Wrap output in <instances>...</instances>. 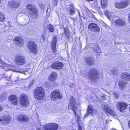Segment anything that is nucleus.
<instances>
[{
    "label": "nucleus",
    "instance_id": "1",
    "mask_svg": "<svg viewBox=\"0 0 130 130\" xmlns=\"http://www.w3.org/2000/svg\"><path fill=\"white\" fill-rule=\"evenodd\" d=\"M45 92L44 89L41 87H38L35 90L34 96L36 99L40 100L44 98Z\"/></svg>",
    "mask_w": 130,
    "mask_h": 130
},
{
    "label": "nucleus",
    "instance_id": "2",
    "mask_svg": "<svg viewBox=\"0 0 130 130\" xmlns=\"http://www.w3.org/2000/svg\"><path fill=\"white\" fill-rule=\"evenodd\" d=\"M26 8L31 17L32 18H36L38 17V10L34 6L29 4L27 6Z\"/></svg>",
    "mask_w": 130,
    "mask_h": 130
},
{
    "label": "nucleus",
    "instance_id": "3",
    "mask_svg": "<svg viewBox=\"0 0 130 130\" xmlns=\"http://www.w3.org/2000/svg\"><path fill=\"white\" fill-rule=\"evenodd\" d=\"M69 109H71L73 111L75 117L77 118L76 120L78 121L80 117L75 111L77 109V106L75 103V99L73 98H71L70 100V102L69 104Z\"/></svg>",
    "mask_w": 130,
    "mask_h": 130
},
{
    "label": "nucleus",
    "instance_id": "4",
    "mask_svg": "<svg viewBox=\"0 0 130 130\" xmlns=\"http://www.w3.org/2000/svg\"><path fill=\"white\" fill-rule=\"evenodd\" d=\"M20 103L21 105L23 107H26L29 104L28 97L25 94H22L20 97Z\"/></svg>",
    "mask_w": 130,
    "mask_h": 130
},
{
    "label": "nucleus",
    "instance_id": "5",
    "mask_svg": "<svg viewBox=\"0 0 130 130\" xmlns=\"http://www.w3.org/2000/svg\"><path fill=\"white\" fill-rule=\"evenodd\" d=\"M14 61L15 64L18 66L23 65L26 62L25 57L23 56L19 55L16 56Z\"/></svg>",
    "mask_w": 130,
    "mask_h": 130
},
{
    "label": "nucleus",
    "instance_id": "6",
    "mask_svg": "<svg viewBox=\"0 0 130 130\" xmlns=\"http://www.w3.org/2000/svg\"><path fill=\"white\" fill-rule=\"evenodd\" d=\"M62 96L60 91L58 90L54 91L51 93L50 98L53 101L58 99H61Z\"/></svg>",
    "mask_w": 130,
    "mask_h": 130
},
{
    "label": "nucleus",
    "instance_id": "7",
    "mask_svg": "<svg viewBox=\"0 0 130 130\" xmlns=\"http://www.w3.org/2000/svg\"><path fill=\"white\" fill-rule=\"evenodd\" d=\"M43 128L44 130H57L58 128V126L56 123H46Z\"/></svg>",
    "mask_w": 130,
    "mask_h": 130
},
{
    "label": "nucleus",
    "instance_id": "8",
    "mask_svg": "<svg viewBox=\"0 0 130 130\" xmlns=\"http://www.w3.org/2000/svg\"><path fill=\"white\" fill-rule=\"evenodd\" d=\"M89 76L91 80L94 81L98 78L99 75L97 70L93 69L90 70Z\"/></svg>",
    "mask_w": 130,
    "mask_h": 130
},
{
    "label": "nucleus",
    "instance_id": "9",
    "mask_svg": "<svg viewBox=\"0 0 130 130\" xmlns=\"http://www.w3.org/2000/svg\"><path fill=\"white\" fill-rule=\"evenodd\" d=\"M129 0H125L123 2L119 3H115V7L121 9L124 8L128 5L129 4Z\"/></svg>",
    "mask_w": 130,
    "mask_h": 130
},
{
    "label": "nucleus",
    "instance_id": "10",
    "mask_svg": "<svg viewBox=\"0 0 130 130\" xmlns=\"http://www.w3.org/2000/svg\"><path fill=\"white\" fill-rule=\"evenodd\" d=\"M29 51L33 53H36L37 52L36 46L35 43L33 41L29 42L27 45Z\"/></svg>",
    "mask_w": 130,
    "mask_h": 130
},
{
    "label": "nucleus",
    "instance_id": "11",
    "mask_svg": "<svg viewBox=\"0 0 130 130\" xmlns=\"http://www.w3.org/2000/svg\"><path fill=\"white\" fill-rule=\"evenodd\" d=\"M88 28L90 30L93 32H99L100 31L99 27L94 23H90L88 26Z\"/></svg>",
    "mask_w": 130,
    "mask_h": 130
},
{
    "label": "nucleus",
    "instance_id": "12",
    "mask_svg": "<svg viewBox=\"0 0 130 130\" xmlns=\"http://www.w3.org/2000/svg\"><path fill=\"white\" fill-rule=\"evenodd\" d=\"M63 66V64L62 63L56 61L53 63L51 65V67L53 69H61Z\"/></svg>",
    "mask_w": 130,
    "mask_h": 130
},
{
    "label": "nucleus",
    "instance_id": "13",
    "mask_svg": "<svg viewBox=\"0 0 130 130\" xmlns=\"http://www.w3.org/2000/svg\"><path fill=\"white\" fill-rule=\"evenodd\" d=\"M17 119L18 121L25 122H28L29 120V118L25 115H19Z\"/></svg>",
    "mask_w": 130,
    "mask_h": 130
},
{
    "label": "nucleus",
    "instance_id": "14",
    "mask_svg": "<svg viewBox=\"0 0 130 130\" xmlns=\"http://www.w3.org/2000/svg\"><path fill=\"white\" fill-rule=\"evenodd\" d=\"M127 105L124 102L118 103L117 105L118 109L121 112H123L126 109Z\"/></svg>",
    "mask_w": 130,
    "mask_h": 130
},
{
    "label": "nucleus",
    "instance_id": "15",
    "mask_svg": "<svg viewBox=\"0 0 130 130\" xmlns=\"http://www.w3.org/2000/svg\"><path fill=\"white\" fill-rule=\"evenodd\" d=\"M67 10L69 14L72 15L75 13V10L73 4H71L67 7Z\"/></svg>",
    "mask_w": 130,
    "mask_h": 130
},
{
    "label": "nucleus",
    "instance_id": "16",
    "mask_svg": "<svg viewBox=\"0 0 130 130\" xmlns=\"http://www.w3.org/2000/svg\"><path fill=\"white\" fill-rule=\"evenodd\" d=\"M0 121L3 125H5L8 124L10 122V117L9 116H5L4 118H2L0 119Z\"/></svg>",
    "mask_w": 130,
    "mask_h": 130
},
{
    "label": "nucleus",
    "instance_id": "17",
    "mask_svg": "<svg viewBox=\"0 0 130 130\" xmlns=\"http://www.w3.org/2000/svg\"><path fill=\"white\" fill-rule=\"evenodd\" d=\"M16 44L18 46H22L24 44L23 40L20 37H17L15 39Z\"/></svg>",
    "mask_w": 130,
    "mask_h": 130
},
{
    "label": "nucleus",
    "instance_id": "18",
    "mask_svg": "<svg viewBox=\"0 0 130 130\" xmlns=\"http://www.w3.org/2000/svg\"><path fill=\"white\" fill-rule=\"evenodd\" d=\"M57 41V39L56 36H54L52 38V41L51 42V47L52 50L55 52L56 50V46Z\"/></svg>",
    "mask_w": 130,
    "mask_h": 130
},
{
    "label": "nucleus",
    "instance_id": "19",
    "mask_svg": "<svg viewBox=\"0 0 130 130\" xmlns=\"http://www.w3.org/2000/svg\"><path fill=\"white\" fill-rule=\"evenodd\" d=\"M95 110L92 108V106L89 105L88 108L87 112L85 115L84 117H87L89 114H93L94 112H95Z\"/></svg>",
    "mask_w": 130,
    "mask_h": 130
},
{
    "label": "nucleus",
    "instance_id": "20",
    "mask_svg": "<svg viewBox=\"0 0 130 130\" xmlns=\"http://www.w3.org/2000/svg\"><path fill=\"white\" fill-rule=\"evenodd\" d=\"M18 99L15 95H12L11 96L10 101L12 104L16 105L18 102Z\"/></svg>",
    "mask_w": 130,
    "mask_h": 130
},
{
    "label": "nucleus",
    "instance_id": "21",
    "mask_svg": "<svg viewBox=\"0 0 130 130\" xmlns=\"http://www.w3.org/2000/svg\"><path fill=\"white\" fill-rule=\"evenodd\" d=\"M86 63L89 65H92L94 62V59L92 57H88L85 59Z\"/></svg>",
    "mask_w": 130,
    "mask_h": 130
},
{
    "label": "nucleus",
    "instance_id": "22",
    "mask_svg": "<svg viewBox=\"0 0 130 130\" xmlns=\"http://www.w3.org/2000/svg\"><path fill=\"white\" fill-rule=\"evenodd\" d=\"M57 76V75L56 73L54 72H52L48 78L49 80L53 82L56 79Z\"/></svg>",
    "mask_w": 130,
    "mask_h": 130
},
{
    "label": "nucleus",
    "instance_id": "23",
    "mask_svg": "<svg viewBox=\"0 0 130 130\" xmlns=\"http://www.w3.org/2000/svg\"><path fill=\"white\" fill-rule=\"evenodd\" d=\"M122 77L125 78L127 81L130 80V74L127 73H123L121 75Z\"/></svg>",
    "mask_w": 130,
    "mask_h": 130
},
{
    "label": "nucleus",
    "instance_id": "24",
    "mask_svg": "<svg viewBox=\"0 0 130 130\" xmlns=\"http://www.w3.org/2000/svg\"><path fill=\"white\" fill-rule=\"evenodd\" d=\"M102 107L103 111L107 113L108 111H110L109 110L110 109L106 103L102 104Z\"/></svg>",
    "mask_w": 130,
    "mask_h": 130
},
{
    "label": "nucleus",
    "instance_id": "25",
    "mask_svg": "<svg viewBox=\"0 0 130 130\" xmlns=\"http://www.w3.org/2000/svg\"><path fill=\"white\" fill-rule=\"evenodd\" d=\"M127 84V83L125 80H121L118 83L119 86L121 89H123L125 87Z\"/></svg>",
    "mask_w": 130,
    "mask_h": 130
},
{
    "label": "nucleus",
    "instance_id": "26",
    "mask_svg": "<svg viewBox=\"0 0 130 130\" xmlns=\"http://www.w3.org/2000/svg\"><path fill=\"white\" fill-rule=\"evenodd\" d=\"M64 30V34L66 36L68 39H70L71 37V36L69 29L67 28H63Z\"/></svg>",
    "mask_w": 130,
    "mask_h": 130
},
{
    "label": "nucleus",
    "instance_id": "27",
    "mask_svg": "<svg viewBox=\"0 0 130 130\" xmlns=\"http://www.w3.org/2000/svg\"><path fill=\"white\" fill-rule=\"evenodd\" d=\"M116 24L117 25H124L125 24V23L124 21H122L121 19L117 20L115 21Z\"/></svg>",
    "mask_w": 130,
    "mask_h": 130
},
{
    "label": "nucleus",
    "instance_id": "28",
    "mask_svg": "<svg viewBox=\"0 0 130 130\" xmlns=\"http://www.w3.org/2000/svg\"><path fill=\"white\" fill-rule=\"evenodd\" d=\"M20 6V4L19 2H13L12 3L11 5L12 7L13 8H16L19 7Z\"/></svg>",
    "mask_w": 130,
    "mask_h": 130
},
{
    "label": "nucleus",
    "instance_id": "29",
    "mask_svg": "<svg viewBox=\"0 0 130 130\" xmlns=\"http://www.w3.org/2000/svg\"><path fill=\"white\" fill-rule=\"evenodd\" d=\"M5 18L3 13L0 12V21H4Z\"/></svg>",
    "mask_w": 130,
    "mask_h": 130
},
{
    "label": "nucleus",
    "instance_id": "30",
    "mask_svg": "<svg viewBox=\"0 0 130 130\" xmlns=\"http://www.w3.org/2000/svg\"><path fill=\"white\" fill-rule=\"evenodd\" d=\"M48 29L51 32H53L54 31V27L51 24H49L47 27Z\"/></svg>",
    "mask_w": 130,
    "mask_h": 130
},
{
    "label": "nucleus",
    "instance_id": "31",
    "mask_svg": "<svg viewBox=\"0 0 130 130\" xmlns=\"http://www.w3.org/2000/svg\"><path fill=\"white\" fill-rule=\"evenodd\" d=\"M101 4L103 7H105L107 5V0H102Z\"/></svg>",
    "mask_w": 130,
    "mask_h": 130
},
{
    "label": "nucleus",
    "instance_id": "32",
    "mask_svg": "<svg viewBox=\"0 0 130 130\" xmlns=\"http://www.w3.org/2000/svg\"><path fill=\"white\" fill-rule=\"evenodd\" d=\"M96 50L95 51L97 54H99L101 53V51L100 49L99 48L98 45H96Z\"/></svg>",
    "mask_w": 130,
    "mask_h": 130
},
{
    "label": "nucleus",
    "instance_id": "33",
    "mask_svg": "<svg viewBox=\"0 0 130 130\" xmlns=\"http://www.w3.org/2000/svg\"><path fill=\"white\" fill-rule=\"evenodd\" d=\"M105 14L107 17L108 19H109L110 20H111V17L110 15V13H109L107 11L105 12Z\"/></svg>",
    "mask_w": 130,
    "mask_h": 130
},
{
    "label": "nucleus",
    "instance_id": "34",
    "mask_svg": "<svg viewBox=\"0 0 130 130\" xmlns=\"http://www.w3.org/2000/svg\"><path fill=\"white\" fill-rule=\"evenodd\" d=\"M110 111H108L107 113L110 114L112 116H115V114L113 111L110 109L109 110Z\"/></svg>",
    "mask_w": 130,
    "mask_h": 130
},
{
    "label": "nucleus",
    "instance_id": "35",
    "mask_svg": "<svg viewBox=\"0 0 130 130\" xmlns=\"http://www.w3.org/2000/svg\"><path fill=\"white\" fill-rule=\"evenodd\" d=\"M34 82V81L33 80H32L31 81L30 84L28 85V87L29 88H30L32 86V85Z\"/></svg>",
    "mask_w": 130,
    "mask_h": 130
},
{
    "label": "nucleus",
    "instance_id": "36",
    "mask_svg": "<svg viewBox=\"0 0 130 130\" xmlns=\"http://www.w3.org/2000/svg\"><path fill=\"white\" fill-rule=\"evenodd\" d=\"M93 45H92V47L93 48V49L95 51L96 50V45H98L96 44H93Z\"/></svg>",
    "mask_w": 130,
    "mask_h": 130
},
{
    "label": "nucleus",
    "instance_id": "37",
    "mask_svg": "<svg viewBox=\"0 0 130 130\" xmlns=\"http://www.w3.org/2000/svg\"><path fill=\"white\" fill-rule=\"evenodd\" d=\"M58 0H53V4L54 5H56Z\"/></svg>",
    "mask_w": 130,
    "mask_h": 130
},
{
    "label": "nucleus",
    "instance_id": "38",
    "mask_svg": "<svg viewBox=\"0 0 130 130\" xmlns=\"http://www.w3.org/2000/svg\"><path fill=\"white\" fill-rule=\"evenodd\" d=\"M114 95V96L115 98H118V94L117 93H113Z\"/></svg>",
    "mask_w": 130,
    "mask_h": 130
},
{
    "label": "nucleus",
    "instance_id": "39",
    "mask_svg": "<svg viewBox=\"0 0 130 130\" xmlns=\"http://www.w3.org/2000/svg\"><path fill=\"white\" fill-rule=\"evenodd\" d=\"M70 17L71 18V19L73 20V22L76 21V20H77V18L71 17Z\"/></svg>",
    "mask_w": 130,
    "mask_h": 130
},
{
    "label": "nucleus",
    "instance_id": "40",
    "mask_svg": "<svg viewBox=\"0 0 130 130\" xmlns=\"http://www.w3.org/2000/svg\"><path fill=\"white\" fill-rule=\"evenodd\" d=\"M3 109V108L2 106L0 105V112L2 111Z\"/></svg>",
    "mask_w": 130,
    "mask_h": 130
},
{
    "label": "nucleus",
    "instance_id": "41",
    "mask_svg": "<svg viewBox=\"0 0 130 130\" xmlns=\"http://www.w3.org/2000/svg\"><path fill=\"white\" fill-rule=\"evenodd\" d=\"M79 130H82V128L80 125H79Z\"/></svg>",
    "mask_w": 130,
    "mask_h": 130
},
{
    "label": "nucleus",
    "instance_id": "42",
    "mask_svg": "<svg viewBox=\"0 0 130 130\" xmlns=\"http://www.w3.org/2000/svg\"><path fill=\"white\" fill-rule=\"evenodd\" d=\"M78 13L79 16L80 17L81 16L80 15V13L79 12V11H78Z\"/></svg>",
    "mask_w": 130,
    "mask_h": 130
},
{
    "label": "nucleus",
    "instance_id": "43",
    "mask_svg": "<svg viewBox=\"0 0 130 130\" xmlns=\"http://www.w3.org/2000/svg\"><path fill=\"white\" fill-rule=\"evenodd\" d=\"M19 72L20 73H24V72H23V71H22V72Z\"/></svg>",
    "mask_w": 130,
    "mask_h": 130
},
{
    "label": "nucleus",
    "instance_id": "44",
    "mask_svg": "<svg viewBox=\"0 0 130 130\" xmlns=\"http://www.w3.org/2000/svg\"><path fill=\"white\" fill-rule=\"evenodd\" d=\"M43 39V40H44L45 39V37L43 36H42Z\"/></svg>",
    "mask_w": 130,
    "mask_h": 130
},
{
    "label": "nucleus",
    "instance_id": "45",
    "mask_svg": "<svg viewBox=\"0 0 130 130\" xmlns=\"http://www.w3.org/2000/svg\"><path fill=\"white\" fill-rule=\"evenodd\" d=\"M6 99V97H4V98H3V99Z\"/></svg>",
    "mask_w": 130,
    "mask_h": 130
},
{
    "label": "nucleus",
    "instance_id": "46",
    "mask_svg": "<svg viewBox=\"0 0 130 130\" xmlns=\"http://www.w3.org/2000/svg\"><path fill=\"white\" fill-rule=\"evenodd\" d=\"M38 130H40V129H38Z\"/></svg>",
    "mask_w": 130,
    "mask_h": 130
},
{
    "label": "nucleus",
    "instance_id": "47",
    "mask_svg": "<svg viewBox=\"0 0 130 130\" xmlns=\"http://www.w3.org/2000/svg\"><path fill=\"white\" fill-rule=\"evenodd\" d=\"M129 110H130V107L129 108Z\"/></svg>",
    "mask_w": 130,
    "mask_h": 130
},
{
    "label": "nucleus",
    "instance_id": "48",
    "mask_svg": "<svg viewBox=\"0 0 130 130\" xmlns=\"http://www.w3.org/2000/svg\"><path fill=\"white\" fill-rule=\"evenodd\" d=\"M1 100H2V98H1Z\"/></svg>",
    "mask_w": 130,
    "mask_h": 130
}]
</instances>
